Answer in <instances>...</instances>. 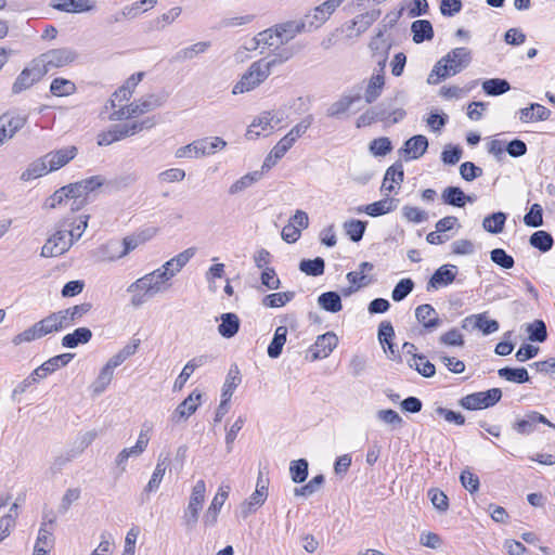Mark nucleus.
<instances>
[{"label": "nucleus", "mask_w": 555, "mask_h": 555, "mask_svg": "<svg viewBox=\"0 0 555 555\" xmlns=\"http://www.w3.org/2000/svg\"><path fill=\"white\" fill-rule=\"evenodd\" d=\"M166 283L167 281L163 279L162 274L157 270L138 279L127 288V292L132 294V306L140 307L147 300V298L157 293L164 292L167 288Z\"/></svg>", "instance_id": "nucleus-1"}, {"label": "nucleus", "mask_w": 555, "mask_h": 555, "mask_svg": "<svg viewBox=\"0 0 555 555\" xmlns=\"http://www.w3.org/2000/svg\"><path fill=\"white\" fill-rule=\"evenodd\" d=\"M75 220L62 219L56 225V232L48 238L41 248L42 257H57L66 253L74 244V238L68 234V228Z\"/></svg>", "instance_id": "nucleus-2"}, {"label": "nucleus", "mask_w": 555, "mask_h": 555, "mask_svg": "<svg viewBox=\"0 0 555 555\" xmlns=\"http://www.w3.org/2000/svg\"><path fill=\"white\" fill-rule=\"evenodd\" d=\"M275 64V60L270 62H263L262 60L254 62L240 81L234 85L232 93L240 94L255 89L269 77L271 67Z\"/></svg>", "instance_id": "nucleus-3"}, {"label": "nucleus", "mask_w": 555, "mask_h": 555, "mask_svg": "<svg viewBox=\"0 0 555 555\" xmlns=\"http://www.w3.org/2000/svg\"><path fill=\"white\" fill-rule=\"evenodd\" d=\"M227 142L220 137H206L193 141L192 143L177 149L175 155L177 158L184 157H206L223 150Z\"/></svg>", "instance_id": "nucleus-4"}, {"label": "nucleus", "mask_w": 555, "mask_h": 555, "mask_svg": "<svg viewBox=\"0 0 555 555\" xmlns=\"http://www.w3.org/2000/svg\"><path fill=\"white\" fill-rule=\"evenodd\" d=\"M205 495L206 483L203 479L197 480L194 487L192 488L188 506L185 507L183 515L181 517L182 526L185 528L188 532L193 531L197 525L199 513L203 508V503L205 501Z\"/></svg>", "instance_id": "nucleus-5"}, {"label": "nucleus", "mask_w": 555, "mask_h": 555, "mask_svg": "<svg viewBox=\"0 0 555 555\" xmlns=\"http://www.w3.org/2000/svg\"><path fill=\"white\" fill-rule=\"evenodd\" d=\"M502 398L500 388H491L487 391H479L463 397L459 404L466 410H481L493 406Z\"/></svg>", "instance_id": "nucleus-6"}, {"label": "nucleus", "mask_w": 555, "mask_h": 555, "mask_svg": "<svg viewBox=\"0 0 555 555\" xmlns=\"http://www.w3.org/2000/svg\"><path fill=\"white\" fill-rule=\"evenodd\" d=\"M145 241H146V237L143 236L142 234L126 236L122 240V246H124L122 250L119 251L118 255L106 256V250L119 249V243L117 241H111V242H107L106 244L101 245L96 249V256L102 261H105V260L114 261L116 259H120V258L127 256L130 251L135 249L139 245L143 244Z\"/></svg>", "instance_id": "nucleus-7"}, {"label": "nucleus", "mask_w": 555, "mask_h": 555, "mask_svg": "<svg viewBox=\"0 0 555 555\" xmlns=\"http://www.w3.org/2000/svg\"><path fill=\"white\" fill-rule=\"evenodd\" d=\"M48 68L41 65L40 62L35 61L31 66L25 67L15 79L12 86V92L14 94L21 93L24 90L30 88L34 83L39 81L46 74Z\"/></svg>", "instance_id": "nucleus-8"}, {"label": "nucleus", "mask_w": 555, "mask_h": 555, "mask_svg": "<svg viewBox=\"0 0 555 555\" xmlns=\"http://www.w3.org/2000/svg\"><path fill=\"white\" fill-rule=\"evenodd\" d=\"M56 518L54 515L50 518H48L47 515L43 516V522L39 529L33 555H49L50 551L53 548L54 535L52 529H48L47 526H52Z\"/></svg>", "instance_id": "nucleus-9"}, {"label": "nucleus", "mask_w": 555, "mask_h": 555, "mask_svg": "<svg viewBox=\"0 0 555 555\" xmlns=\"http://www.w3.org/2000/svg\"><path fill=\"white\" fill-rule=\"evenodd\" d=\"M77 54L75 51L62 48V49H53L42 54V60L39 61L41 65L49 67H62L75 61Z\"/></svg>", "instance_id": "nucleus-10"}, {"label": "nucleus", "mask_w": 555, "mask_h": 555, "mask_svg": "<svg viewBox=\"0 0 555 555\" xmlns=\"http://www.w3.org/2000/svg\"><path fill=\"white\" fill-rule=\"evenodd\" d=\"M338 344V338L333 332L318 336L314 345L310 348L311 361L327 358Z\"/></svg>", "instance_id": "nucleus-11"}, {"label": "nucleus", "mask_w": 555, "mask_h": 555, "mask_svg": "<svg viewBox=\"0 0 555 555\" xmlns=\"http://www.w3.org/2000/svg\"><path fill=\"white\" fill-rule=\"evenodd\" d=\"M229 487H221L219 488L217 494L214 496L209 507L206 509L204 516H203V525L206 528L214 527L218 521L219 513L225 502V500L229 496Z\"/></svg>", "instance_id": "nucleus-12"}, {"label": "nucleus", "mask_w": 555, "mask_h": 555, "mask_svg": "<svg viewBox=\"0 0 555 555\" xmlns=\"http://www.w3.org/2000/svg\"><path fill=\"white\" fill-rule=\"evenodd\" d=\"M427 149L428 139L423 134H416L404 142L399 153L403 155L405 160L417 159L426 153Z\"/></svg>", "instance_id": "nucleus-13"}, {"label": "nucleus", "mask_w": 555, "mask_h": 555, "mask_svg": "<svg viewBox=\"0 0 555 555\" xmlns=\"http://www.w3.org/2000/svg\"><path fill=\"white\" fill-rule=\"evenodd\" d=\"M443 61L449 63L452 75H456L469 65L472 62V52L464 47L455 48L443 56Z\"/></svg>", "instance_id": "nucleus-14"}, {"label": "nucleus", "mask_w": 555, "mask_h": 555, "mask_svg": "<svg viewBox=\"0 0 555 555\" xmlns=\"http://www.w3.org/2000/svg\"><path fill=\"white\" fill-rule=\"evenodd\" d=\"M77 152V147L72 145L47 153L44 157L49 164V170L54 171L64 167L76 157Z\"/></svg>", "instance_id": "nucleus-15"}, {"label": "nucleus", "mask_w": 555, "mask_h": 555, "mask_svg": "<svg viewBox=\"0 0 555 555\" xmlns=\"http://www.w3.org/2000/svg\"><path fill=\"white\" fill-rule=\"evenodd\" d=\"M415 318L427 332H433L442 324L437 311L429 304L420 305L415 309Z\"/></svg>", "instance_id": "nucleus-16"}, {"label": "nucleus", "mask_w": 555, "mask_h": 555, "mask_svg": "<svg viewBox=\"0 0 555 555\" xmlns=\"http://www.w3.org/2000/svg\"><path fill=\"white\" fill-rule=\"evenodd\" d=\"M456 278V267L453 264H443L439 267L427 283V291L438 289L453 283Z\"/></svg>", "instance_id": "nucleus-17"}, {"label": "nucleus", "mask_w": 555, "mask_h": 555, "mask_svg": "<svg viewBox=\"0 0 555 555\" xmlns=\"http://www.w3.org/2000/svg\"><path fill=\"white\" fill-rule=\"evenodd\" d=\"M361 100V88L352 94H343L339 100L333 102L327 111L326 115L331 118H340L347 111L358 101Z\"/></svg>", "instance_id": "nucleus-18"}, {"label": "nucleus", "mask_w": 555, "mask_h": 555, "mask_svg": "<svg viewBox=\"0 0 555 555\" xmlns=\"http://www.w3.org/2000/svg\"><path fill=\"white\" fill-rule=\"evenodd\" d=\"M201 398V392L193 391L190 393L173 411L171 421L173 423H180L182 420L189 418L197 410Z\"/></svg>", "instance_id": "nucleus-19"}, {"label": "nucleus", "mask_w": 555, "mask_h": 555, "mask_svg": "<svg viewBox=\"0 0 555 555\" xmlns=\"http://www.w3.org/2000/svg\"><path fill=\"white\" fill-rule=\"evenodd\" d=\"M220 324L218 325V333L223 338H232L234 337L241 326L240 318L233 312H225L220 315Z\"/></svg>", "instance_id": "nucleus-20"}, {"label": "nucleus", "mask_w": 555, "mask_h": 555, "mask_svg": "<svg viewBox=\"0 0 555 555\" xmlns=\"http://www.w3.org/2000/svg\"><path fill=\"white\" fill-rule=\"evenodd\" d=\"M396 201L395 198L386 197L372 204L360 206L357 211L359 214L365 212L371 217H379L392 211L396 208V205H393Z\"/></svg>", "instance_id": "nucleus-21"}, {"label": "nucleus", "mask_w": 555, "mask_h": 555, "mask_svg": "<svg viewBox=\"0 0 555 555\" xmlns=\"http://www.w3.org/2000/svg\"><path fill=\"white\" fill-rule=\"evenodd\" d=\"M169 462H170V455L168 453L167 454L160 453L158 455L156 467L152 474L151 479L149 480V482L144 489L145 493L153 492L158 489V487L163 480V477L166 473Z\"/></svg>", "instance_id": "nucleus-22"}, {"label": "nucleus", "mask_w": 555, "mask_h": 555, "mask_svg": "<svg viewBox=\"0 0 555 555\" xmlns=\"http://www.w3.org/2000/svg\"><path fill=\"white\" fill-rule=\"evenodd\" d=\"M268 498V489L261 487H256L255 492L249 496L248 500L244 501L241 504V513L243 518H246L249 514L257 511Z\"/></svg>", "instance_id": "nucleus-23"}, {"label": "nucleus", "mask_w": 555, "mask_h": 555, "mask_svg": "<svg viewBox=\"0 0 555 555\" xmlns=\"http://www.w3.org/2000/svg\"><path fill=\"white\" fill-rule=\"evenodd\" d=\"M380 16V10H372L352 18V25L357 26L356 33L348 34V38L359 37L365 33Z\"/></svg>", "instance_id": "nucleus-24"}, {"label": "nucleus", "mask_w": 555, "mask_h": 555, "mask_svg": "<svg viewBox=\"0 0 555 555\" xmlns=\"http://www.w3.org/2000/svg\"><path fill=\"white\" fill-rule=\"evenodd\" d=\"M209 357L206 354L196 357L190 360L182 369L179 376L176 378L173 384L175 390H181L186 380L190 378L192 373L199 366L204 365L208 361Z\"/></svg>", "instance_id": "nucleus-25"}, {"label": "nucleus", "mask_w": 555, "mask_h": 555, "mask_svg": "<svg viewBox=\"0 0 555 555\" xmlns=\"http://www.w3.org/2000/svg\"><path fill=\"white\" fill-rule=\"evenodd\" d=\"M92 338V332L88 327H78L73 333L62 337V346L64 348L74 349L80 344L85 345Z\"/></svg>", "instance_id": "nucleus-26"}, {"label": "nucleus", "mask_w": 555, "mask_h": 555, "mask_svg": "<svg viewBox=\"0 0 555 555\" xmlns=\"http://www.w3.org/2000/svg\"><path fill=\"white\" fill-rule=\"evenodd\" d=\"M53 8L67 13H82L93 10L95 3L92 0H60Z\"/></svg>", "instance_id": "nucleus-27"}, {"label": "nucleus", "mask_w": 555, "mask_h": 555, "mask_svg": "<svg viewBox=\"0 0 555 555\" xmlns=\"http://www.w3.org/2000/svg\"><path fill=\"white\" fill-rule=\"evenodd\" d=\"M403 165L401 164L400 160H398L386 170L384 181L382 184V190L391 192L395 189L393 183L400 185L403 182Z\"/></svg>", "instance_id": "nucleus-28"}, {"label": "nucleus", "mask_w": 555, "mask_h": 555, "mask_svg": "<svg viewBox=\"0 0 555 555\" xmlns=\"http://www.w3.org/2000/svg\"><path fill=\"white\" fill-rule=\"evenodd\" d=\"M276 31L283 37V44L288 43L296 35L306 31V22L288 21L275 25Z\"/></svg>", "instance_id": "nucleus-29"}, {"label": "nucleus", "mask_w": 555, "mask_h": 555, "mask_svg": "<svg viewBox=\"0 0 555 555\" xmlns=\"http://www.w3.org/2000/svg\"><path fill=\"white\" fill-rule=\"evenodd\" d=\"M210 47V42L201 41L194 43L188 48L179 50L170 60L172 63H181L188 60H192L201 53H204Z\"/></svg>", "instance_id": "nucleus-30"}, {"label": "nucleus", "mask_w": 555, "mask_h": 555, "mask_svg": "<svg viewBox=\"0 0 555 555\" xmlns=\"http://www.w3.org/2000/svg\"><path fill=\"white\" fill-rule=\"evenodd\" d=\"M27 121L26 116L5 113L0 116V126L5 129L8 138H12Z\"/></svg>", "instance_id": "nucleus-31"}, {"label": "nucleus", "mask_w": 555, "mask_h": 555, "mask_svg": "<svg viewBox=\"0 0 555 555\" xmlns=\"http://www.w3.org/2000/svg\"><path fill=\"white\" fill-rule=\"evenodd\" d=\"M411 30L413 34V41L415 43H421L426 40H430L434 37V29L431 23L427 20L414 21L411 25Z\"/></svg>", "instance_id": "nucleus-32"}, {"label": "nucleus", "mask_w": 555, "mask_h": 555, "mask_svg": "<svg viewBox=\"0 0 555 555\" xmlns=\"http://www.w3.org/2000/svg\"><path fill=\"white\" fill-rule=\"evenodd\" d=\"M319 306L331 313L339 312L343 309L341 298L337 292L330 291L318 297Z\"/></svg>", "instance_id": "nucleus-33"}, {"label": "nucleus", "mask_w": 555, "mask_h": 555, "mask_svg": "<svg viewBox=\"0 0 555 555\" xmlns=\"http://www.w3.org/2000/svg\"><path fill=\"white\" fill-rule=\"evenodd\" d=\"M385 86V77L384 74H374L366 86L364 99L365 102L372 104L375 102L379 95L382 94L383 88Z\"/></svg>", "instance_id": "nucleus-34"}, {"label": "nucleus", "mask_w": 555, "mask_h": 555, "mask_svg": "<svg viewBox=\"0 0 555 555\" xmlns=\"http://www.w3.org/2000/svg\"><path fill=\"white\" fill-rule=\"evenodd\" d=\"M286 337H287V327L284 325L278 326L274 332V336H273L270 345L268 346L267 352H268L269 358L276 359L281 356L283 346L286 343Z\"/></svg>", "instance_id": "nucleus-35"}, {"label": "nucleus", "mask_w": 555, "mask_h": 555, "mask_svg": "<svg viewBox=\"0 0 555 555\" xmlns=\"http://www.w3.org/2000/svg\"><path fill=\"white\" fill-rule=\"evenodd\" d=\"M474 321V327L482 332L483 335H490L496 332L500 324L496 320H488L486 313H478L465 318V322Z\"/></svg>", "instance_id": "nucleus-36"}, {"label": "nucleus", "mask_w": 555, "mask_h": 555, "mask_svg": "<svg viewBox=\"0 0 555 555\" xmlns=\"http://www.w3.org/2000/svg\"><path fill=\"white\" fill-rule=\"evenodd\" d=\"M410 367L416 370L423 377L429 378L436 374L435 365L427 360L424 354H413V358L408 360Z\"/></svg>", "instance_id": "nucleus-37"}, {"label": "nucleus", "mask_w": 555, "mask_h": 555, "mask_svg": "<svg viewBox=\"0 0 555 555\" xmlns=\"http://www.w3.org/2000/svg\"><path fill=\"white\" fill-rule=\"evenodd\" d=\"M498 375L507 382L516 384H525L530 380L528 371L525 367L505 366L498 371Z\"/></svg>", "instance_id": "nucleus-38"}, {"label": "nucleus", "mask_w": 555, "mask_h": 555, "mask_svg": "<svg viewBox=\"0 0 555 555\" xmlns=\"http://www.w3.org/2000/svg\"><path fill=\"white\" fill-rule=\"evenodd\" d=\"M49 164L44 156L33 162L21 175V180L29 181L49 172Z\"/></svg>", "instance_id": "nucleus-39"}, {"label": "nucleus", "mask_w": 555, "mask_h": 555, "mask_svg": "<svg viewBox=\"0 0 555 555\" xmlns=\"http://www.w3.org/2000/svg\"><path fill=\"white\" fill-rule=\"evenodd\" d=\"M441 198L446 205L462 208L465 206L466 194L460 186H448L443 190Z\"/></svg>", "instance_id": "nucleus-40"}, {"label": "nucleus", "mask_w": 555, "mask_h": 555, "mask_svg": "<svg viewBox=\"0 0 555 555\" xmlns=\"http://www.w3.org/2000/svg\"><path fill=\"white\" fill-rule=\"evenodd\" d=\"M511 89V85L503 78H491L482 82V90L487 95L499 96Z\"/></svg>", "instance_id": "nucleus-41"}, {"label": "nucleus", "mask_w": 555, "mask_h": 555, "mask_svg": "<svg viewBox=\"0 0 555 555\" xmlns=\"http://www.w3.org/2000/svg\"><path fill=\"white\" fill-rule=\"evenodd\" d=\"M258 39L262 42V46L268 47L272 52L284 46L283 37L276 31L275 26L258 33Z\"/></svg>", "instance_id": "nucleus-42"}, {"label": "nucleus", "mask_w": 555, "mask_h": 555, "mask_svg": "<svg viewBox=\"0 0 555 555\" xmlns=\"http://www.w3.org/2000/svg\"><path fill=\"white\" fill-rule=\"evenodd\" d=\"M272 119H273V117L270 112L262 113L248 127V130L246 133L247 139L254 140L260 135V131H256L255 128L259 127L263 131H266L268 129L272 130L273 129V126L271 125Z\"/></svg>", "instance_id": "nucleus-43"}, {"label": "nucleus", "mask_w": 555, "mask_h": 555, "mask_svg": "<svg viewBox=\"0 0 555 555\" xmlns=\"http://www.w3.org/2000/svg\"><path fill=\"white\" fill-rule=\"evenodd\" d=\"M506 218V214L502 211L493 212L483 219L482 227L489 233L499 234L504 229Z\"/></svg>", "instance_id": "nucleus-44"}, {"label": "nucleus", "mask_w": 555, "mask_h": 555, "mask_svg": "<svg viewBox=\"0 0 555 555\" xmlns=\"http://www.w3.org/2000/svg\"><path fill=\"white\" fill-rule=\"evenodd\" d=\"M242 377L237 365H232L222 388L221 398L230 400L234 389L241 384Z\"/></svg>", "instance_id": "nucleus-45"}, {"label": "nucleus", "mask_w": 555, "mask_h": 555, "mask_svg": "<svg viewBox=\"0 0 555 555\" xmlns=\"http://www.w3.org/2000/svg\"><path fill=\"white\" fill-rule=\"evenodd\" d=\"M299 270L309 276H319L324 273L325 261L322 257L302 259L299 262Z\"/></svg>", "instance_id": "nucleus-46"}, {"label": "nucleus", "mask_w": 555, "mask_h": 555, "mask_svg": "<svg viewBox=\"0 0 555 555\" xmlns=\"http://www.w3.org/2000/svg\"><path fill=\"white\" fill-rule=\"evenodd\" d=\"M529 243L540 251L546 253L552 249L554 240L548 232L540 230L531 234Z\"/></svg>", "instance_id": "nucleus-47"}, {"label": "nucleus", "mask_w": 555, "mask_h": 555, "mask_svg": "<svg viewBox=\"0 0 555 555\" xmlns=\"http://www.w3.org/2000/svg\"><path fill=\"white\" fill-rule=\"evenodd\" d=\"M295 297V292L287 291L282 293H272L262 298V305L268 308H280L285 306Z\"/></svg>", "instance_id": "nucleus-48"}, {"label": "nucleus", "mask_w": 555, "mask_h": 555, "mask_svg": "<svg viewBox=\"0 0 555 555\" xmlns=\"http://www.w3.org/2000/svg\"><path fill=\"white\" fill-rule=\"evenodd\" d=\"M367 222L358 220V219H351L344 223V229L349 236V238L358 243L362 240L364 232L366 230Z\"/></svg>", "instance_id": "nucleus-49"}, {"label": "nucleus", "mask_w": 555, "mask_h": 555, "mask_svg": "<svg viewBox=\"0 0 555 555\" xmlns=\"http://www.w3.org/2000/svg\"><path fill=\"white\" fill-rule=\"evenodd\" d=\"M262 176V171H253L249 172L238 180H236L230 188L229 193L231 195L237 194L251 186L255 182H257Z\"/></svg>", "instance_id": "nucleus-50"}, {"label": "nucleus", "mask_w": 555, "mask_h": 555, "mask_svg": "<svg viewBox=\"0 0 555 555\" xmlns=\"http://www.w3.org/2000/svg\"><path fill=\"white\" fill-rule=\"evenodd\" d=\"M449 66H450L449 63L443 61V57L441 60H439L435 64V66L431 69L430 74L428 75L427 82L429 85H437L442 79H446L449 76H453L452 75V70H451V68H449Z\"/></svg>", "instance_id": "nucleus-51"}, {"label": "nucleus", "mask_w": 555, "mask_h": 555, "mask_svg": "<svg viewBox=\"0 0 555 555\" xmlns=\"http://www.w3.org/2000/svg\"><path fill=\"white\" fill-rule=\"evenodd\" d=\"M96 437L98 431L94 429L78 435L73 448L70 449V455L77 456L81 454L94 441Z\"/></svg>", "instance_id": "nucleus-52"}, {"label": "nucleus", "mask_w": 555, "mask_h": 555, "mask_svg": "<svg viewBox=\"0 0 555 555\" xmlns=\"http://www.w3.org/2000/svg\"><path fill=\"white\" fill-rule=\"evenodd\" d=\"M308 467L309 464L307 460L299 459L296 461H292L289 465V473L292 480L295 483H301L304 482L308 477Z\"/></svg>", "instance_id": "nucleus-53"}, {"label": "nucleus", "mask_w": 555, "mask_h": 555, "mask_svg": "<svg viewBox=\"0 0 555 555\" xmlns=\"http://www.w3.org/2000/svg\"><path fill=\"white\" fill-rule=\"evenodd\" d=\"M166 100H167V95L165 93H162V94L151 93V94H146V95L142 96L138 101L140 103V107L142 108V111L145 114V113H149L151 111H154V109L163 106L164 103L166 102Z\"/></svg>", "instance_id": "nucleus-54"}, {"label": "nucleus", "mask_w": 555, "mask_h": 555, "mask_svg": "<svg viewBox=\"0 0 555 555\" xmlns=\"http://www.w3.org/2000/svg\"><path fill=\"white\" fill-rule=\"evenodd\" d=\"M113 376H114V370L105 364L101 369L99 376L96 377V379L94 380V383L92 385L93 393L94 395L102 393L106 389V387L109 385V383L112 382Z\"/></svg>", "instance_id": "nucleus-55"}, {"label": "nucleus", "mask_w": 555, "mask_h": 555, "mask_svg": "<svg viewBox=\"0 0 555 555\" xmlns=\"http://www.w3.org/2000/svg\"><path fill=\"white\" fill-rule=\"evenodd\" d=\"M513 429L520 435H530L535 430L537 421L533 417V411H529L525 416L513 424Z\"/></svg>", "instance_id": "nucleus-56"}, {"label": "nucleus", "mask_w": 555, "mask_h": 555, "mask_svg": "<svg viewBox=\"0 0 555 555\" xmlns=\"http://www.w3.org/2000/svg\"><path fill=\"white\" fill-rule=\"evenodd\" d=\"M124 138H126V134H124L122 125H115L108 131L99 134L98 144L106 146Z\"/></svg>", "instance_id": "nucleus-57"}, {"label": "nucleus", "mask_w": 555, "mask_h": 555, "mask_svg": "<svg viewBox=\"0 0 555 555\" xmlns=\"http://www.w3.org/2000/svg\"><path fill=\"white\" fill-rule=\"evenodd\" d=\"M527 332L531 341L543 343L547 339V328L542 320L528 324Z\"/></svg>", "instance_id": "nucleus-58"}, {"label": "nucleus", "mask_w": 555, "mask_h": 555, "mask_svg": "<svg viewBox=\"0 0 555 555\" xmlns=\"http://www.w3.org/2000/svg\"><path fill=\"white\" fill-rule=\"evenodd\" d=\"M50 91L56 96L69 95L75 91V85L70 80L55 78L51 82Z\"/></svg>", "instance_id": "nucleus-59"}, {"label": "nucleus", "mask_w": 555, "mask_h": 555, "mask_svg": "<svg viewBox=\"0 0 555 555\" xmlns=\"http://www.w3.org/2000/svg\"><path fill=\"white\" fill-rule=\"evenodd\" d=\"M414 288V282L410 279L400 280L391 293V298L393 301L399 302L403 300Z\"/></svg>", "instance_id": "nucleus-60"}, {"label": "nucleus", "mask_w": 555, "mask_h": 555, "mask_svg": "<svg viewBox=\"0 0 555 555\" xmlns=\"http://www.w3.org/2000/svg\"><path fill=\"white\" fill-rule=\"evenodd\" d=\"M490 259L503 269H512L515 264L514 258L503 248H494L490 251Z\"/></svg>", "instance_id": "nucleus-61"}, {"label": "nucleus", "mask_w": 555, "mask_h": 555, "mask_svg": "<svg viewBox=\"0 0 555 555\" xmlns=\"http://www.w3.org/2000/svg\"><path fill=\"white\" fill-rule=\"evenodd\" d=\"M439 343L451 347H462L465 344L463 334L455 327L440 335Z\"/></svg>", "instance_id": "nucleus-62"}, {"label": "nucleus", "mask_w": 555, "mask_h": 555, "mask_svg": "<svg viewBox=\"0 0 555 555\" xmlns=\"http://www.w3.org/2000/svg\"><path fill=\"white\" fill-rule=\"evenodd\" d=\"M369 150L374 156H385L391 152L392 144L388 138L382 137L374 139L370 143Z\"/></svg>", "instance_id": "nucleus-63"}, {"label": "nucleus", "mask_w": 555, "mask_h": 555, "mask_svg": "<svg viewBox=\"0 0 555 555\" xmlns=\"http://www.w3.org/2000/svg\"><path fill=\"white\" fill-rule=\"evenodd\" d=\"M524 222L531 228H538L543 224V209L541 205L533 204L530 210L525 215Z\"/></svg>", "instance_id": "nucleus-64"}]
</instances>
